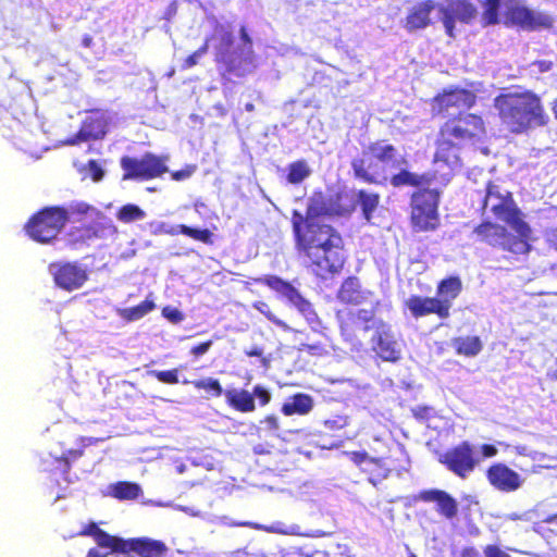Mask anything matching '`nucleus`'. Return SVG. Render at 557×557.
Returning <instances> with one entry per match:
<instances>
[{"instance_id":"f257e3e1","label":"nucleus","mask_w":557,"mask_h":557,"mask_svg":"<svg viewBox=\"0 0 557 557\" xmlns=\"http://www.w3.org/2000/svg\"><path fill=\"white\" fill-rule=\"evenodd\" d=\"M355 209L354 198L346 191L326 195L314 190L308 199L305 215L294 210L292 227L295 249L307 269L318 278L329 280L343 272L346 263L342 234L322 216H343Z\"/></svg>"},{"instance_id":"f03ea898","label":"nucleus","mask_w":557,"mask_h":557,"mask_svg":"<svg viewBox=\"0 0 557 557\" xmlns=\"http://www.w3.org/2000/svg\"><path fill=\"white\" fill-rule=\"evenodd\" d=\"M494 107L505 128L515 135L544 127L549 117L541 97L532 90L499 94Z\"/></svg>"},{"instance_id":"7ed1b4c3","label":"nucleus","mask_w":557,"mask_h":557,"mask_svg":"<svg viewBox=\"0 0 557 557\" xmlns=\"http://www.w3.org/2000/svg\"><path fill=\"white\" fill-rule=\"evenodd\" d=\"M486 128L481 115L458 112L441 126L435 139L434 161L454 164L459 161V151L468 144H475L485 135Z\"/></svg>"},{"instance_id":"20e7f679","label":"nucleus","mask_w":557,"mask_h":557,"mask_svg":"<svg viewBox=\"0 0 557 557\" xmlns=\"http://www.w3.org/2000/svg\"><path fill=\"white\" fill-rule=\"evenodd\" d=\"M398 150L385 139L369 143L362 156L351 161L355 178L370 185H385L388 182L386 166L399 164Z\"/></svg>"},{"instance_id":"39448f33","label":"nucleus","mask_w":557,"mask_h":557,"mask_svg":"<svg viewBox=\"0 0 557 557\" xmlns=\"http://www.w3.org/2000/svg\"><path fill=\"white\" fill-rule=\"evenodd\" d=\"M516 234L510 233L506 226L490 220H484L473 228L476 240L492 248H498L512 256L528 255L532 246V228L521 231L511 227Z\"/></svg>"},{"instance_id":"423d86ee","label":"nucleus","mask_w":557,"mask_h":557,"mask_svg":"<svg viewBox=\"0 0 557 557\" xmlns=\"http://www.w3.org/2000/svg\"><path fill=\"white\" fill-rule=\"evenodd\" d=\"M441 190L430 186L416 189L410 197V225L413 232H434L441 225Z\"/></svg>"},{"instance_id":"0eeeda50","label":"nucleus","mask_w":557,"mask_h":557,"mask_svg":"<svg viewBox=\"0 0 557 557\" xmlns=\"http://www.w3.org/2000/svg\"><path fill=\"white\" fill-rule=\"evenodd\" d=\"M485 189L483 210H488L496 220L505 222L510 227H518L521 231L531 228L511 191L492 181L487 182Z\"/></svg>"},{"instance_id":"6e6552de","label":"nucleus","mask_w":557,"mask_h":557,"mask_svg":"<svg viewBox=\"0 0 557 557\" xmlns=\"http://www.w3.org/2000/svg\"><path fill=\"white\" fill-rule=\"evenodd\" d=\"M66 214L65 207H44L27 220L24 225L25 233L36 243L52 244L67 224Z\"/></svg>"},{"instance_id":"1a4fd4ad","label":"nucleus","mask_w":557,"mask_h":557,"mask_svg":"<svg viewBox=\"0 0 557 557\" xmlns=\"http://www.w3.org/2000/svg\"><path fill=\"white\" fill-rule=\"evenodd\" d=\"M166 160V157L152 152H145L140 157L123 156L120 159L122 181L146 182L161 177L169 171Z\"/></svg>"},{"instance_id":"9d476101","label":"nucleus","mask_w":557,"mask_h":557,"mask_svg":"<svg viewBox=\"0 0 557 557\" xmlns=\"http://www.w3.org/2000/svg\"><path fill=\"white\" fill-rule=\"evenodd\" d=\"M381 306L380 300L371 301L369 308H344L336 311L341 334L346 339L356 337L358 331L374 330L375 313Z\"/></svg>"},{"instance_id":"9b49d317","label":"nucleus","mask_w":557,"mask_h":557,"mask_svg":"<svg viewBox=\"0 0 557 557\" xmlns=\"http://www.w3.org/2000/svg\"><path fill=\"white\" fill-rule=\"evenodd\" d=\"M438 461L460 479L468 478L480 463L473 445L468 441L460 442L444 451L440 455Z\"/></svg>"},{"instance_id":"f8f14e48","label":"nucleus","mask_w":557,"mask_h":557,"mask_svg":"<svg viewBox=\"0 0 557 557\" xmlns=\"http://www.w3.org/2000/svg\"><path fill=\"white\" fill-rule=\"evenodd\" d=\"M504 24L508 27H517L528 32H535L541 29H552L555 21L548 14L535 12L519 3H512L506 8Z\"/></svg>"},{"instance_id":"ddd939ff","label":"nucleus","mask_w":557,"mask_h":557,"mask_svg":"<svg viewBox=\"0 0 557 557\" xmlns=\"http://www.w3.org/2000/svg\"><path fill=\"white\" fill-rule=\"evenodd\" d=\"M438 12L445 33L451 39L456 37V22L469 25L479 15V10L471 0H449L446 5H440Z\"/></svg>"},{"instance_id":"4468645a","label":"nucleus","mask_w":557,"mask_h":557,"mask_svg":"<svg viewBox=\"0 0 557 557\" xmlns=\"http://www.w3.org/2000/svg\"><path fill=\"white\" fill-rule=\"evenodd\" d=\"M253 283L268 286L277 295L285 298L289 304L295 306L296 309L307 319L315 314L312 304L302 297L292 283L281 278L280 276L272 274L263 275L255 277Z\"/></svg>"},{"instance_id":"2eb2a0df","label":"nucleus","mask_w":557,"mask_h":557,"mask_svg":"<svg viewBox=\"0 0 557 557\" xmlns=\"http://www.w3.org/2000/svg\"><path fill=\"white\" fill-rule=\"evenodd\" d=\"M166 553L168 546L163 541L147 536L120 537L114 552L123 557H164Z\"/></svg>"},{"instance_id":"dca6fc26","label":"nucleus","mask_w":557,"mask_h":557,"mask_svg":"<svg viewBox=\"0 0 557 557\" xmlns=\"http://www.w3.org/2000/svg\"><path fill=\"white\" fill-rule=\"evenodd\" d=\"M49 272L53 276L54 284L66 292L81 288L88 280L87 270L77 262L50 263Z\"/></svg>"},{"instance_id":"f3484780","label":"nucleus","mask_w":557,"mask_h":557,"mask_svg":"<svg viewBox=\"0 0 557 557\" xmlns=\"http://www.w3.org/2000/svg\"><path fill=\"white\" fill-rule=\"evenodd\" d=\"M374 333L371 337V348L383 361L396 362L400 359V349L391 326L383 320L373 323Z\"/></svg>"},{"instance_id":"a211bd4d","label":"nucleus","mask_w":557,"mask_h":557,"mask_svg":"<svg viewBox=\"0 0 557 557\" xmlns=\"http://www.w3.org/2000/svg\"><path fill=\"white\" fill-rule=\"evenodd\" d=\"M433 103L438 112H447L451 108L471 109L476 103V95L461 87L443 89L433 98Z\"/></svg>"},{"instance_id":"6ab92c4d","label":"nucleus","mask_w":557,"mask_h":557,"mask_svg":"<svg viewBox=\"0 0 557 557\" xmlns=\"http://www.w3.org/2000/svg\"><path fill=\"white\" fill-rule=\"evenodd\" d=\"M491 486L503 493H511L519 490L523 480L520 474L503 462L492 463L485 472Z\"/></svg>"},{"instance_id":"aec40b11","label":"nucleus","mask_w":557,"mask_h":557,"mask_svg":"<svg viewBox=\"0 0 557 557\" xmlns=\"http://www.w3.org/2000/svg\"><path fill=\"white\" fill-rule=\"evenodd\" d=\"M215 62L219 64L220 74L223 78L245 77L255 67L251 55L235 57L231 53L215 52Z\"/></svg>"},{"instance_id":"412c9836","label":"nucleus","mask_w":557,"mask_h":557,"mask_svg":"<svg viewBox=\"0 0 557 557\" xmlns=\"http://www.w3.org/2000/svg\"><path fill=\"white\" fill-rule=\"evenodd\" d=\"M417 499L424 503H436V511L447 520H453L457 517L458 503L446 491L437 488L423 490L417 495Z\"/></svg>"},{"instance_id":"4be33fe9","label":"nucleus","mask_w":557,"mask_h":557,"mask_svg":"<svg viewBox=\"0 0 557 557\" xmlns=\"http://www.w3.org/2000/svg\"><path fill=\"white\" fill-rule=\"evenodd\" d=\"M404 306L409 310L410 314L414 319L435 314L441 320L448 319L444 310L442 309L443 304L436 300L435 297L411 295L405 300Z\"/></svg>"},{"instance_id":"5701e85b","label":"nucleus","mask_w":557,"mask_h":557,"mask_svg":"<svg viewBox=\"0 0 557 557\" xmlns=\"http://www.w3.org/2000/svg\"><path fill=\"white\" fill-rule=\"evenodd\" d=\"M436 8L433 0H424L412 5L404 21V27L407 32L412 33L424 29L432 25L431 14Z\"/></svg>"},{"instance_id":"b1692460","label":"nucleus","mask_w":557,"mask_h":557,"mask_svg":"<svg viewBox=\"0 0 557 557\" xmlns=\"http://www.w3.org/2000/svg\"><path fill=\"white\" fill-rule=\"evenodd\" d=\"M104 227L100 223H88L72 227L65 235V245L73 250L79 249L90 240L100 238Z\"/></svg>"},{"instance_id":"393cba45","label":"nucleus","mask_w":557,"mask_h":557,"mask_svg":"<svg viewBox=\"0 0 557 557\" xmlns=\"http://www.w3.org/2000/svg\"><path fill=\"white\" fill-rule=\"evenodd\" d=\"M435 180V172L428 171L419 174L407 169H401L388 177V182L394 188L409 186L414 187L416 189L431 186Z\"/></svg>"},{"instance_id":"a878e982","label":"nucleus","mask_w":557,"mask_h":557,"mask_svg":"<svg viewBox=\"0 0 557 557\" xmlns=\"http://www.w3.org/2000/svg\"><path fill=\"white\" fill-rule=\"evenodd\" d=\"M462 292V281L458 275H450L441 280L436 285V300L443 304L442 309L446 315L450 317L453 301L459 297Z\"/></svg>"},{"instance_id":"bb28decb","label":"nucleus","mask_w":557,"mask_h":557,"mask_svg":"<svg viewBox=\"0 0 557 557\" xmlns=\"http://www.w3.org/2000/svg\"><path fill=\"white\" fill-rule=\"evenodd\" d=\"M370 295H372L371 292L361 288L358 277L349 276L343 281L337 292V299L342 304L360 306L367 302Z\"/></svg>"},{"instance_id":"cd10ccee","label":"nucleus","mask_w":557,"mask_h":557,"mask_svg":"<svg viewBox=\"0 0 557 557\" xmlns=\"http://www.w3.org/2000/svg\"><path fill=\"white\" fill-rule=\"evenodd\" d=\"M107 134V121L102 115H89L83 122L76 133V139L71 140V144L79 141L97 140L104 137Z\"/></svg>"},{"instance_id":"c85d7f7f","label":"nucleus","mask_w":557,"mask_h":557,"mask_svg":"<svg viewBox=\"0 0 557 557\" xmlns=\"http://www.w3.org/2000/svg\"><path fill=\"white\" fill-rule=\"evenodd\" d=\"M81 536H91L100 548L108 549V554H114L120 536L111 535L99 528L96 522H89L78 532Z\"/></svg>"},{"instance_id":"c756f323","label":"nucleus","mask_w":557,"mask_h":557,"mask_svg":"<svg viewBox=\"0 0 557 557\" xmlns=\"http://www.w3.org/2000/svg\"><path fill=\"white\" fill-rule=\"evenodd\" d=\"M393 470H395V467L389 457H372L368 466L363 468V474H366L368 481L375 486L387 479Z\"/></svg>"},{"instance_id":"7c9ffc66","label":"nucleus","mask_w":557,"mask_h":557,"mask_svg":"<svg viewBox=\"0 0 557 557\" xmlns=\"http://www.w3.org/2000/svg\"><path fill=\"white\" fill-rule=\"evenodd\" d=\"M313 398L305 393H296L287 398L281 407V412L286 416H306L313 409Z\"/></svg>"},{"instance_id":"2f4dec72","label":"nucleus","mask_w":557,"mask_h":557,"mask_svg":"<svg viewBox=\"0 0 557 557\" xmlns=\"http://www.w3.org/2000/svg\"><path fill=\"white\" fill-rule=\"evenodd\" d=\"M226 404L238 412H252L256 409L255 398L247 389H227Z\"/></svg>"},{"instance_id":"473e14b6","label":"nucleus","mask_w":557,"mask_h":557,"mask_svg":"<svg viewBox=\"0 0 557 557\" xmlns=\"http://www.w3.org/2000/svg\"><path fill=\"white\" fill-rule=\"evenodd\" d=\"M451 346L459 356L474 357L483 349L482 341L479 336H458L451 339Z\"/></svg>"},{"instance_id":"72a5a7b5","label":"nucleus","mask_w":557,"mask_h":557,"mask_svg":"<svg viewBox=\"0 0 557 557\" xmlns=\"http://www.w3.org/2000/svg\"><path fill=\"white\" fill-rule=\"evenodd\" d=\"M165 233L171 236L183 234L206 245H213L214 243V235L208 228L199 230L185 224H178L170 227L168 231H165Z\"/></svg>"},{"instance_id":"f704fd0d","label":"nucleus","mask_w":557,"mask_h":557,"mask_svg":"<svg viewBox=\"0 0 557 557\" xmlns=\"http://www.w3.org/2000/svg\"><path fill=\"white\" fill-rule=\"evenodd\" d=\"M156 309V304L153 299L147 297L144 301L138 304L137 306L129 308H120L116 310L117 315L125 322H134L140 320L151 311Z\"/></svg>"},{"instance_id":"c9c22d12","label":"nucleus","mask_w":557,"mask_h":557,"mask_svg":"<svg viewBox=\"0 0 557 557\" xmlns=\"http://www.w3.org/2000/svg\"><path fill=\"white\" fill-rule=\"evenodd\" d=\"M81 448L77 449H69L61 457L57 458L58 468L62 473H69L71 469V463L76 461L84 455V447L90 445L96 442L95 438H85L81 437Z\"/></svg>"},{"instance_id":"e433bc0d","label":"nucleus","mask_w":557,"mask_h":557,"mask_svg":"<svg viewBox=\"0 0 557 557\" xmlns=\"http://www.w3.org/2000/svg\"><path fill=\"white\" fill-rule=\"evenodd\" d=\"M140 493V486L134 482L120 481L111 485V495L120 500H134Z\"/></svg>"},{"instance_id":"4c0bfd02","label":"nucleus","mask_w":557,"mask_h":557,"mask_svg":"<svg viewBox=\"0 0 557 557\" xmlns=\"http://www.w3.org/2000/svg\"><path fill=\"white\" fill-rule=\"evenodd\" d=\"M311 171L305 160H297L288 164L286 180L290 184H299L305 181Z\"/></svg>"},{"instance_id":"58836bf2","label":"nucleus","mask_w":557,"mask_h":557,"mask_svg":"<svg viewBox=\"0 0 557 557\" xmlns=\"http://www.w3.org/2000/svg\"><path fill=\"white\" fill-rule=\"evenodd\" d=\"M358 200L362 210V214L367 221H370L373 212L379 206L380 195L376 193H367L361 189L358 191Z\"/></svg>"},{"instance_id":"ea45409f","label":"nucleus","mask_w":557,"mask_h":557,"mask_svg":"<svg viewBox=\"0 0 557 557\" xmlns=\"http://www.w3.org/2000/svg\"><path fill=\"white\" fill-rule=\"evenodd\" d=\"M146 212L134 203H126L119 208L116 211V219L122 223H131L134 221L143 220Z\"/></svg>"},{"instance_id":"a19ab883","label":"nucleus","mask_w":557,"mask_h":557,"mask_svg":"<svg viewBox=\"0 0 557 557\" xmlns=\"http://www.w3.org/2000/svg\"><path fill=\"white\" fill-rule=\"evenodd\" d=\"M214 37H218L220 40V45L216 47V52L230 53V50L234 44V37L232 32L227 29L224 25L218 23L214 26V34L209 38L211 40Z\"/></svg>"},{"instance_id":"79ce46f5","label":"nucleus","mask_w":557,"mask_h":557,"mask_svg":"<svg viewBox=\"0 0 557 557\" xmlns=\"http://www.w3.org/2000/svg\"><path fill=\"white\" fill-rule=\"evenodd\" d=\"M67 212V222L70 221L71 216L76 218L77 220L90 215L92 213H96L97 215H100L101 212L97 210L94 206L85 202V201H73L70 203L69 208H66Z\"/></svg>"},{"instance_id":"37998d69","label":"nucleus","mask_w":557,"mask_h":557,"mask_svg":"<svg viewBox=\"0 0 557 557\" xmlns=\"http://www.w3.org/2000/svg\"><path fill=\"white\" fill-rule=\"evenodd\" d=\"M191 384L196 389L206 391L214 397H219L223 393L221 383L216 379L208 377L193 381Z\"/></svg>"},{"instance_id":"c03bdc74","label":"nucleus","mask_w":557,"mask_h":557,"mask_svg":"<svg viewBox=\"0 0 557 557\" xmlns=\"http://www.w3.org/2000/svg\"><path fill=\"white\" fill-rule=\"evenodd\" d=\"M252 307L258 310L260 313H262L269 321H271L272 323H274L276 326L283 329V330H288V325L280 320L272 311H271V308L270 306L264 302V301H256Z\"/></svg>"},{"instance_id":"a18cd8bd","label":"nucleus","mask_w":557,"mask_h":557,"mask_svg":"<svg viewBox=\"0 0 557 557\" xmlns=\"http://www.w3.org/2000/svg\"><path fill=\"white\" fill-rule=\"evenodd\" d=\"M149 374L156 377L159 382L164 384L174 385L180 382L178 380V369L171 370H152L149 371Z\"/></svg>"},{"instance_id":"49530a36","label":"nucleus","mask_w":557,"mask_h":557,"mask_svg":"<svg viewBox=\"0 0 557 557\" xmlns=\"http://www.w3.org/2000/svg\"><path fill=\"white\" fill-rule=\"evenodd\" d=\"M210 38H206L203 44L191 54H189L183 62L182 69L187 70L198 64L199 59L205 55L209 50Z\"/></svg>"},{"instance_id":"de8ad7c7","label":"nucleus","mask_w":557,"mask_h":557,"mask_svg":"<svg viewBox=\"0 0 557 557\" xmlns=\"http://www.w3.org/2000/svg\"><path fill=\"white\" fill-rule=\"evenodd\" d=\"M298 350L314 357H322L327 354L325 344L322 342L302 343L299 345Z\"/></svg>"},{"instance_id":"09e8293b","label":"nucleus","mask_w":557,"mask_h":557,"mask_svg":"<svg viewBox=\"0 0 557 557\" xmlns=\"http://www.w3.org/2000/svg\"><path fill=\"white\" fill-rule=\"evenodd\" d=\"M288 555L290 557H326L324 552L314 549L310 545L296 546Z\"/></svg>"},{"instance_id":"8fccbe9b","label":"nucleus","mask_w":557,"mask_h":557,"mask_svg":"<svg viewBox=\"0 0 557 557\" xmlns=\"http://www.w3.org/2000/svg\"><path fill=\"white\" fill-rule=\"evenodd\" d=\"M348 457L350 461H352L363 473V468L368 466V462L371 460L372 457L369 456L367 451H350L348 453Z\"/></svg>"},{"instance_id":"3c124183","label":"nucleus","mask_w":557,"mask_h":557,"mask_svg":"<svg viewBox=\"0 0 557 557\" xmlns=\"http://www.w3.org/2000/svg\"><path fill=\"white\" fill-rule=\"evenodd\" d=\"M484 557H511L502 546L487 544L483 547Z\"/></svg>"},{"instance_id":"603ef678","label":"nucleus","mask_w":557,"mask_h":557,"mask_svg":"<svg viewBox=\"0 0 557 557\" xmlns=\"http://www.w3.org/2000/svg\"><path fill=\"white\" fill-rule=\"evenodd\" d=\"M251 394L253 398L257 397L259 399L261 406L268 405L271 400L270 392L261 385H256Z\"/></svg>"},{"instance_id":"864d4df0","label":"nucleus","mask_w":557,"mask_h":557,"mask_svg":"<svg viewBox=\"0 0 557 557\" xmlns=\"http://www.w3.org/2000/svg\"><path fill=\"white\" fill-rule=\"evenodd\" d=\"M87 168L94 182H99L103 178L104 171L96 160H89Z\"/></svg>"},{"instance_id":"5fc2aeb1","label":"nucleus","mask_w":557,"mask_h":557,"mask_svg":"<svg viewBox=\"0 0 557 557\" xmlns=\"http://www.w3.org/2000/svg\"><path fill=\"white\" fill-rule=\"evenodd\" d=\"M162 315L172 323H180L184 319V314L178 309L172 307H164Z\"/></svg>"},{"instance_id":"6e6d98bb","label":"nucleus","mask_w":557,"mask_h":557,"mask_svg":"<svg viewBox=\"0 0 557 557\" xmlns=\"http://www.w3.org/2000/svg\"><path fill=\"white\" fill-rule=\"evenodd\" d=\"M213 342L212 339H208L206 342L199 343L190 348V354L195 357H200L209 351Z\"/></svg>"},{"instance_id":"4d7b16f0","label":"nucleus","mask_w":557,"mask_h":557,"mask_svg":"<svg viewBox=\"0 0 557 557\" xmlns=\"http://www.w3.org/2000/svg\"><path fill=\"white\" fill-rule=\"evenodd\" d=\"M530 66L535 69L536 73H546L553 69L554 63L550 60H535Z\"/></svg>"},{"instance_id":"13d9d810","label":"nucleus","mask_w":557,"mask_h":557,"mask_svg":"<svg viewBox=\"0 0 557 557\" xmlns=\"http://www.w3.org/2000/svg\"><path fill=\"white\" fill-rule=\"evenodd\" d=\"M195 165H188L185 169L172 172L171 177L174 181H183L185 178L190 177L191 174L195 172Z\"/></svg>"},{"instance_id":"bf43d9fd","label":"nucleus","mask_w":557,"mask_h":557,"mask_svg":"<svg viewBox=\"0 0 557 557\" xmlns=\"http://www.w3.org/2000/svg\"><path fill=\"white\" fill-rule=\"evenodd\" d=\"M544 238L549 247L557 250V226L547 230L544 234Z\"/></svg>"},{"instance_id":"052dcab7","label":"nucleus","mask_w":557,"mask_h":557,"mask_svg":"<svg viewBox=\"0 0 557 557\" xmlns=\"http://www.w3.org/2000/svg\"><path fill=\"white\" fill-rule=\"evenodd\" d=\"M480 451L484 458H492L497 455L498 450L493 444H483Z\"/></svg>"},{"instance_id":"680f3d73","label":"nucleus","mask_w":557,"mask_h":557,"mask_svg":"<svg viewBox=\"0 0 557 557\" xmlns=\"http://www.w3.org/2000/svg\"><path fill=\"white\" fill-rule=\"evenodd\" d=\"M263 422L270 430H278V419L274 414H269L264 418Z\"/></svg>"},{"instance_id":"e2e57ef3","label":"nucleus","mask_w":557,"mask_h":557,"mask_svg":"<svg viewBox=\"0 0 557 557\" xmlns=\"http://www.w3.org/2000/svg\"><path fill=\"white\" fill-rule=\"evenodd\" d=\"M460 557H481V555L475 547L467 546L461 549Z\"/></svg>"},{"instance_id":"0e129e2a","label":"nucleus","mask_w":557,"mask_h":557,"mask_svg":"<svg viewBox=\"0 0 557 557\" xmlns=\"http://www.w3.org/2000/svg\"><path fill=\"white\" fill-rule=\"evenodd\" d=\"M262 354H263L262 348H260L258 346H253L250 349L245 351V355L248 357H261Z\"/></svg>"},{"instance_id":"69168bd1","label":"nucleus","mask_w":557,"mask_h":557,"mask_svg":"<svg viewBox=\"0 0 557 557\" xmlns=\"http://www.w3.org/2000/svg\"><path fill=\"white\" fill-rule=\"evenodd\" d=\"M240 39L243 40L244 44L248 45L249 47L252 45V40L250 36L247 34L245 27L240 28Z\"/></svg>"},{"instance_id":"338daca9","label":"nucleus","mask_w":557,"mask_h":557,"mask_svg":"<svg viewBox=\"0 0 557 557\" xmlns=\"http://www.w3.org/2000/svg\"><path fill=\"white\" fill-rule=\"evenodd\" d=\"M110 554L108 552L106 554L100 553L97 548H90L87 552L86 557H108Z\"/></svg>"},{"instance_id":"774afa93","label":"nucleus","mask_w":557,"mask_h":557,"mask_svg":"<svg viewBox=\"0 0 557 557\" xmlns=\"http://www.w3.org/2000/svg\"><path fill=\"white\" fill-rule=\"evenodd\" d=\"M94 44V39L90 35L86 34L82 38V46L85 48H90Z\"/></svg>"}]
</instances>
